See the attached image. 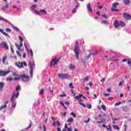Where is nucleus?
<instances>
[{
    "label": "nucleus",
    "instance_id": "3c124183",
    "mask_svg": "<svg viewBox=\"0 0 131 131\" xmlns=\"http://www.w3.org/2000/svg\"><path fill=\"white\" fill-rule=\"evenodd\" d=\"M57 126H61V123L59 121H57L56 122Z\"/></svg>",
    "mask_w": 131,
    "mask_h": 131
},
{
    "label": "nucleus",
    "instance_id": "dca6fc26",
    "mask_svg": "<svg viewBox=\"0 0 131 131\" xmlns=\"http://www.w3.org/2000/svg\"><path fill=\"white\" fill-rule=\"evenodd\" d=\"M123 4H124L126 5H129V4H130V0H123Z\"/></svg>",
    "mask_w": 131,
    "mask_h": 131
},
{
    "label": "nucleus",
    "instance_id": "09e8293b",
    "mask_svg": "<svg viewBox=\"0 0 131 131\" xmlns=\"http://www.w3.org/2000/svg\"><path fill=\"white\" fill-rule=\"evenodd\" d=\"M97 54H98V52L96 51L94 53H91L90 55H93V56H95V55H97Z\"/></svg>",
    "mask_w": 131,
    "mask_h": 131
},
{
    "label": "nucleus",
    "instance_id": "20e7f679",
    "mask_svg": "<svg viewBox=\"0 0 131 131\" xmlns=\"http://www.w3.org/2000/svg\"><path fill=\"white\" fill-rule=\"evenodd\" d=\"M118 5H119V3L117 2L113 3L112 4V7L111 8V11L112 12H119V10L118 9H116Z\"/></svg>",
    "mask_w": 131,
    "mask_h": 131
},
{
    "label": "nucleus",
    "instance_id": "69168bd1",
    "mask_svg": "<svg viewBox=\"0 0 131 131\" xmlns=\"http://www.w3.org/2000/svg\"><path fill=\"white\" fill-rule=\"evenodd\" d=\"M128 64L129 66H130V64H131L130 60H128Z\"/></svg>",
    "mask_w": 131,
    "mask_h": 131
},
{
    "label": "nucleus",
    "instance_id": "49530a36",
    "mask_svg": "<svg viewBox=\"0 0 131 131\" xmlns=\"http://www.w3.org/2000/svg\"><path fill=\"white\" fill-rule=\"evenodd\" d=\"M70 88H71V89H74V86H73V84L72 83H70L69 84Z\"/></svg>",
    "mask_w": 131,
    "mask_h": 131
},
{
    "label": "nucleus",
    "instance_id": "c03bdc74",
    "mask_svg": "<svg viewBox=\"0 0 131 131\" xmlns=\"http://www.w3.org/2000/svg\"><path fill=\"white\" fill-rule=\"evenodd\" d=\"M30 55L31 57H32V56H33V52L32 51V50H30Z\"/></svg>",
    "mask_w": 131,
    "mask_h": 131
},
{
    "label": "nucleus",
    "instance_id": "0eeeda50",
    "mask_svg": "<svg viewBox=\"0 0 131 131\" xmlns=\"http://www.w3.org/2000/svg\"><path fill=\"white\" fill-rule=\"evenodd\" d=\"M123 18L126 19V20H131L130 14H129L127 13H124L123 14Z\"/></svg>",
    "mask_w": 131,
    "mask_h": 131
},
{
    "label": "nucleus",
    "instance_id": "f704fd0d",
    "mask_svg": "<svg viewBox=\"0 0 131 131\" xmlns=\"http://www.w3.org/2000/svg\"><path fill=\"white\" fill-rule=\"evenodd\" d=\"M105 128H106L107 130H110V128L111 129H112L111 126H110V125H108V126H105Z\"/></svg>",
    "mask_w": 131,
    "mask_h": 131
},
{
    "label": "nucleus",
    "instance_id": "052dcab7",
    "mask_svg": "<svg viewBox=\"0 0 131 131\" xmlns=\"http://www.w3.org/2000/svg\"><path fill=\"white\" fill-rule=\"evenodd\" d=\"M43 131H47V128L46 127V125H43Z\"/></svg>",
    "mask_w": 131,
    "mask_h": 131
},
{
    "label": "nucleus",
    "instance_id": "774afa93",
    "mask_svg": "<svg viewBox=\"0 0 131 131\" xmlns=\"http://www.w3.org/2000/svg\"><path fill=\"white\" fill-rule=\"evenodd\" d=\"M60 104H61L62 106H63V107L64 106H65V104H64V103H63V102H62V101H60Z\"/></svg>",
    "mask_w": 131,
    "mask_h": 131
},
{
    "label": "nucleus",
    "instance_id": "aec40b11",
    "mask_svg": "<svg viewBox=\"0 0 131 131\" xmlns=\"http://www.w3.org/2000/svg\"><path fill=\"white\" fill-rule=\"evenodd\" d=\"M69 69H71V70H73V69H75V66H74L73 64H70L69 67Z\"/></svg>",
    "mask_w": 131,
    "mask_h": 131
},
{
    "label": "nucleus",
    "instance_id": "ddd939ff",
    "mask_svg": "<svg viewBox=\"0 0 131 131\" xmlns=\"http://www.w3.org/2000/svg\"><path fill=\"white\" fill-rule=\"evenodd\" d=\"M0 32L2 33L3 35H5V36H8V37L10 38V36H9V35L7 33L5 32L4 31V30L0 29Z\"/></svg>",
    "mask_w": 131,
    "mask_h": 131
},
{
    "label": "nucleus",
    "instance_id": "2f4dec72",
    "mask_svg": "<svg viewBox=\"0 0 131 131\" xmlns=\"http://www.w3.org/2000/svg\"><path fill=\"white\" fill-rule=\"evenodd\" d=\"M3 88H4V83L3 82H0V90H3Z\"/></svg>",
    "mask_w": 131,
    "mask_h": 131
},
{
    "label": "nucleus",
    "instance_id": "f8f14e48",
    "mask_svg": "<svg viewBox=\"0 0 131 131\" xmlns=\"http://www.w3.org/2000/svg\"><path fill=\"white\" fill-rule=\"evenodd\" d=\"M82 97H83V95L80 94L78 96H76V97H75V99H76V100H77L78 101H79V99H81Z\"/></svg>",
    "mask_w": 131,
    "mask_h": 131
},
{
    "label": "nucleus",
    "instance_id": "680f3d73",
    "mask_svg": "<svg viewBox=\"0 0 131 131\" xmlns=\"http://www.w3.org/2000/svg\"><path fill=\"white\" fill-rule=\"evenodd\" d=\"M23 64H24V66H25L26 67V66H27V63L26 62V61H24Z\"/></svg>",
    "mask_w": 131,
    "mask_h": 131
},
{
    "label": "nucleus",
    "instance_id": "bf43d9fd",
    "mask_svg": "<svg viewBox=\"0 0 131 131\" xmlns=\"http://www.w3.org/2000/svg\"><path fill=\"white\" fill-rule=\"evenodd\" d=\"M49 90H50V92H51V94H53L54 93V91L53 90H51V86L49 87Z\"/></svg>",
    "mask_w": 131,
    "mask_h": 131
},
{
    "label": "nucleus",
    "instance_id": "72a5a7b5",
    "mask_svg": "<svg viewBox=\"0 0 131 131\" xmlns=\"http://www.w3.org/2000/svg\"><path fill=\"white\" fill-rule=\"evenodd\" d=\"M18 38H19V40L20 41V42H23V41L24 40L23 37H22L21 36H19Z\"/></svg>",
    "mask_w": 131,
    "mask_h": 131
},
{
    "label": "nucleus",
    "instance_id": "e433bc0d",
    "mask_svg": "<svg viewBox=\"0 0 131 131\" xmlns=\"http://www.w3.org/2000/svg\"><path fill=\"white\" fill-rule=\"evenodd\" d=\"M15 47L17 48V50H18V51H20L21 50V48H20V46L18 45L17 43H15Z\"/></svg>",
    "mask_w": 131,
    "mask_h": 131
},
{
    "label": "nucleus",
    "instance_id": "9b49d317",
    "mask_svg": "<svg viewBox=\"0 0 131 131\" xmlns=\"http://www.w3.org/2000/svg\"><path fill=\"white\" fill-rule=\"evenodd\" d=\"M2 45L4 46V48L7 49V50H9V46H8V43L7 42H2L1 44H0V46Z\"/></svg>",
    "mask_w": 131,
    "mask_h": 131
},
{
    "label": "nucleus",
    "instance_id": "5701e85b",
    "mask_svg": "<svg viewBox=\"0 0 131 131\" xmlns=\"http://www.w3.org/2000/svg\"><path fill=\"white\" fill-rule=\"evenodd\" d=\"M29 65H30V70H33V67H33L32 64L31 63V61H30L29 62Z\"/></svg>",
    "mask_w": 131,
    "mask_h": 131
},
{
    "label": "nucleus",
    "instance_id": "338daca9",
    "mask_svg": "<svg viewBox=\"0 0 131 131\" xmlns=\"http://www.w3.org/2000/svg\"><path fill=\"white\" fill-rule=\"evenodd\" d=\"M11 50L12 54H14V49H13V47H11Z\"/></svg>",
    "mask_w": 131,
    "mask_h": 131
},
{
    "label": "nucleus",
    "instance_id": "6ab92c4d",
    "mask_svg": "<svg viewBox=\"0 0 131 131\" xmlns=\"http://www.w3.org/2000/svg\"><path fill=\"white\" fill-rule=\"evenodd\" d=\"M0 20H2L3 21H5V22H7V23H8V24H11L10 21H8V20L4 18V17H0Z\"/></svg>",
    "mask_w": 131,
    "mask_h": 131
},
{
    "label": "nucleus",
    "instance_id": "58836bf2",
    "mask_svg": "<svg viewBox=\"0 0 131 131\" xmlns=\"http://www.w3.org/2000/svg\"><path fill=\"white\" fill-rule=\"evenodd\" d=\"M19 90H21V87L20 86V85H18L15 89V91L16 92H18V91H19Z\"/></svg>",
    "mask_w": 131,
    "mask_h": 131
},
{
    "label": "nucleus",
    "instance_id": "c756f323",
    "mask_svg": "<svg viewBox=\"0 0 131 131\" xmlns=\"http://www.w3.org/2000/svg\"><path fill=\"white\" fill-rule=\"evenodd\" d=\"M39 94H40V95H43V94H45V90L41 89L39 92Z\"/></svg>",
    "mask_w": 131,
    "mask_h": 131
},
{
    "label": "nucleus",
    "instance_id": "4c0bfd02",
    "mask_svg": "<svg viewBox=\"0 0 131 131\" xmlns=\"http://www.w3.org/2000/svg\"><path fill=\"white\" fill-rule=\"evenodd\" d=\"M12 75L13 76H20V75H19L17 73H13Z\"/></svg>",
    "mask_w": 131,
    "mask_h": 131
},
{
    "label": "nucleus",
    "instance_id": "c9c22d12",
    "mask_svg": "<svg viewBox=\"0 0 131 131\" xmlns=\"http://www.w3.org/2000/svg\"><path fill=\"white\" fill-rule=\"evenodd\" d=\"M84 82H88L89 81V77H86L84 80H83Z\"/></svg>",
    "mask_w": 131,
    "mask_h": 131
},
{
    "label": "nucleus",
    "instance_id": "bb28decb",
    "mask_svg": "<svg viewBox=\"0 0 131 131\" xmlns=\"http://www.w3.org/2000/svg\"><path fill=\"white\" fill-rule=\"evenodd\" d=\"M6 60H7V55H5L3 57V63H4V64L6 63Z\"/></svg>",
    "mask_w": 131,
    "mask_h": 131
},
{
    "label": "nucleus",
    "instance_id": "6e6552de",
    "mask_svg": "<svg viewBox=\"0 0 131 131\" xmlns=\"http://www.w3.org/2000/svg\"><path fill=\"white\" fill-rule=\"evenodd\" d=\"M9 73H10V71H0V76H6V75H7V74H9Z\"/></svg>",
    "mask_w": 131,
    "mask_h": 131
},
{
    "label": "nucleus",
    "instance_id": "473e14b6",
    "mask_svg": "<svg viewBox=\"0 0 131 131\" xmlns=\"http://www.w3.org/2000/svg\"><path fill=\"white\" fill-rule=\"evenodd\" d=\"M101 108L103 110V111H106V106H105V105L102 104L101 105Z\"/></svg>",
    "mask_w": 131,
    "mask_h": 131
},
{
    "label": "nucleus",
    "instance_id": "b1692460",
    "mask_svg": "<svg viewBox=\"0 0 131 131\" xmlns=\"http://www.w3.org/2000/svg\"><path fill=\"white\" fill-rule=\"evenodd\" d=\"M32 124H33V123H32V122H31V121H30L29 126L28 127H27L26 129H29V128H30V127L32 126Z\"/></svg>",
    "mask_w": 131,
    "mask_h": 131
},
{
    "label": "nucleus",
    "instance_id": "7ed1b4c3",
    "mask_svg": "<svg viewBox=\"0 0 131 131\" xmlns=\"http://www.w3.org/2000/svg\"><path fill=\"white\" fill-rule=\"evenodd\" d=\"M30 77L29 76L24 74L23 75H20V79H22L23 81L27 82L29 81Z\"/></svg>",
    "mask_w": 131,
    "mask_h": 131
},
{
    "label": "nucleus",
    "instance_id": "9d476101",
    "mask_svg": "<svg viewBox=\"0 0 131 131\" xmlns=\"http://www.w3.org/2000/svg\"><path fill=\"white\" fill-rule=\"evenodd\" d=\"M113 25L115 28H118V27H119V23H118V20H115Z\"/></svg>",
    "mask_w": 131,
    "mask_h": 131
},
{
    "label": "nucleus",
    "instance_id": "864d4df0",
    "mask_svg": "<svg viewBox=\"0 0 131 131\" xmlns=\"http://www.w3.org/2000/svg\"><path fill=\"white\" fill-rule=\"evenodd\" d=\"M6 32H11V31H12V30L10 29L7 28L6 29Z\"/></svg>",
    "mask_w": 131,
    "mask_h": 131
},
{
    "label": "nucleus",
    "instance_id": "8fccbe9b",
    "mask_svg": "<svg viewBox=\"0 0 131 131\" xmlns=\"http://www.w3.org/2000/svg\"><path fill=\"white\" fill-rule=\"evenodd\" d=\"M101 16L102 17H103L104 19H108V16L106 15L102 14Z\"/></svg>",
    "mask_w": 131,
    "mask_h": 131
},
{
    "label": "nucleus",
    "instance_id": "412c9836",
    "mask_svg": "<svg viewBox=\"0 0 131 131\" xmlns=\"http://www.w3.org/2000/svg\"><path fill=\"white\" fill-rule=\"evenodd\" d=\"M20 79H21L20 75L18 76L17 77H15L13 78V80H14V81H16V80H20Z\"/></svg>",
    "mask_w": 131,
    "mask_h": 131
},
{
    "label": "nucleus",
    "instance_id": "ea45409f",
    "mask_svg": "<svg viewBox=\"0 0 131 131\" xmlns=\"http://www.w3.org/2000/svg\"><path fill=\"white\" fill-rule=\"evenodd\" d=\"M36 7H37V6L36 5H33L32 6L31 9L32 10H34V9H35V8H36Z\"/></svg>",
    "mask_w": 131,
    "mask_h": 131
},
{
    "label": "nucleus",
    "instance_id": "1a4fd4ad",
    "mask_svg": "<svg viewBox=\"0 0 131 131\" xmlns=\"http://www.w3.org/2000/svg\"><path fill=\"white\" fill-rule=\"evenodd\" d=\"M15 65L16 66H17L18 68H24V67L23 66V62H16Z\"/></svg>",
    "mask_w": 131,
    "mask_h": 131
},
{
    "label": "nucleus",
    "instance_id": "cd10ccee",
    "mask_svg": "<svg viewBox=\"0 0 131 131\" xmlns=\"http://www.w3.org/2000/svg\"><path fill=\"white\" fill-rule=\"evenodd\" d=\"M40 12L42 13V14H43L44 15H47V11L45 10H40Z\"/></svg>",
    "mask_w": 131,
    "mask_h": 131
},
{
    "label": "nucleus",
    "instance_id": "79ce46f5",
    "mask_svg": "<svg viewBox=\"0 0 131 131\" xmlns=\"http://www.w3.org/2000/svg\"><path fill=\"white\" fill-rule=\"evenodd\" d=\"M79 104H80V105H81V106H83V107H84V108H85V107H86L84 105V103H82L80 102V101H79Z\"/></svg>",
    "mask_w": 131,
    "mask_h": 131
},
{
    "label": "nucleus",
    "instance_id": "4be33fe9",
    "mask_svg": "<svg viewBox=\"0 0 131 131\" xmlns=\"http://www.w3.org/2000/svg\"><path fill=\"white\" fill-rule=\"evenodd\" d=\"M113 127L115 129H117V130H119V129H120V128H119L118 126L116 125H113Z\"/></svg>",
    "mask_w": 131,
    "mask_h": 131
},
{
    "label": "nucleus",
    "instance_id": "0e129e2a",
    "mask_svg": "<svg viewBox=\"0 0 131 131\" xmlns=\"http://www.w3.org/2000/svg\"><path fill=\"white\" fill-rule=\"evenodd\" d=\"M126 61H127V59L125 58L122 60V62H123V63H124V62H126Z\"/></svg>",
    "mask_w": 131,
    "mask_h": 131
},
{
    "label": "nucleus",
    "instance_id": "37998d69",
    "mask_svg": "<svg viewBox=\"0 0 131 131\" xmlns=\"http://www.w3.org/2000/svg\"><path fill=\"white\" fill-rule=\"evenodd\" d=\"M72 12L73 14H75V13H76V9L73 8V10H72Z\"/></svg>",
    "mask_w": 131,
    "mask_h": 131
},
{
    "label": "nucleus",
    "instance_id": "5fc2aeb1",
    "mask_svg": "<svg viewBox=\"0 0 131 131\" xmlns=\"http://www.w3.org/2000/svg\"><path fill=\"white\" fill-rule=\"evenodd\" d=\"M16 54H17V56H18L19 57H21V54H20V52H19V51H17Z\"/></svg>",
    "mask_w": 131,
    "mask_h": 131
},
{
    "label": "nucleus",
    "instance_id": "a878e982",
    "mask_svg": "<svg viewBox=\"0 0 131 131\" xmlns=\"http://www.w3.org/2000/svg\"><path fill=\"white\" fill-rule=\"evenodd\" d=\"M101 23H102L103 24H104L105 25H107L108 24H109V23L106 20H102L101 21Z\"/></svg>",
    "mask_w": 131,
    "mask_h": 131
},
{
    "label": "nucleus",
    "instance_id": "39448f33",
    "mask_svg": "<svg viewBox=\"0 0 131 131\" xmlns=\"http://www.w3.org/2000/svg\"><path fill=\"white\" fill-rule=\"evenodd\" d=\"M19 93H16L15 92H14L12 94V96L11 97V100L10 101L12 102V104H14V102H15V100L14 99H15V98H18V97H19Z\"/></svg>",
    "mask_w": 131,
    "mask_h": 131
},
{
    "label": "nucleus",
    "instance_id": "423d86ee",
    "mask_svg": "<svg viewBox=\"0 0 131 131\" xmlns=\"http://www.w3.org/2000/svg\"><path fill=\"white\" fill-rule=\"evenodd\" d=\"M60 59H61L60 57H59L58 59H57V57H56L55 59H53L51 61V62L50 64V67H52V65H53V63H54L53 64L54 66H55V65H57V64H58V62H59V61L60 60Z\"/></svg>",
    "mask_w": 131,
    "mask_h": 131
},
{
    "label": "nucleus",
    "instance_id": "a211bd4d",
    "mask_svg": "<svg viewBox=\"0 0 131 131\" xmlns=\"http://www.w3.org/2000/svg\"><path fill=\"white\" fill-rule=\"evenodd\" d=\"M8 8H9V3H6L5 6H4L3 7H2V10L3 11H5L6 9H8Z\"/></svg>",
    "mask_w": 131,
    "mask_h": 131
},
{
    "label": "nucleus",
    "instance_id": "603ef678",
    "mask_svg": "<svg viewBox=\"0 0 131 131\" xmlns=\"http://www.w3.org/2000/svg\"><path fill=\"white\" fill-rule=\"evenodd\" d=\"M120 104H121V102H118L115 103V106H119V105H120Z\"/></svg>",
    "mask_w": 131,
    "mask_h": 131
},
{
    "label": "nucleus",
    "instance_id": "f03ea898",
    "mask_svg": "<svg viewBox=\"0 0 131 131\" xmlns=\"http://www.w3.org/2000/svg\"><path fill=\"white\" fill-rule=\"evenodd\" d=\"M58 77L59 78H61L62 79H65L66 78H69L70 77V75L68 74H58Z\"/></svg>",
    "mask_w": 131,
    "mask_h": 131
},
{
    "label": "nucleus",
    "instance_id": "7c9ffc66",
    "mask_svg": "<svg viewBox=\"0 0 131 131\" xmlns=\"http://www.w3.org/2000/svg\"><path fill=\"white\" fill-rule=\"evenodd\" d=\"M13 80V78L12 77H8L6 79V81H12Z\"/></svg>",
    "mask_w": 131,
    "mask_h": 131
},
{
    "label": "nucleus",
    "instance_id": "a18cd8bd",
    "mask_svg": "<svg viewBox=\"0 0 131 131\" xmlns=\"http://www.w3.org/2000/svg\"><path fill=\"white\" fill-rule=\"evenodd\" d=\"M71 114L72 115V116H73L74 118H76V115H75V114H74V113L72 112L71 113Z\"/></svg>",
    "mask_w": 131,
    "mask_h": 131
},
{
    "label": "nucleus",
    "instance_id": "f257e3e1",
    "mask_svg": "<svg viewBox=\"0 0 131 131\" xmlns=\"http://www.w3.org/2000/svg\"><path fill=\"white\" fill-rule=\"evenodd\" d=\"M74 52L76 56V59H77V60H79V53H80V49H79L78 40L76 41Z\"/></svg>",
    "mask_w": 131,
    "mask_h": 131
},
{
    "label": "nucleus",
    "instance_id": "6e6d98bb",
    "mask_svg": "<svg viewBox=\"0 0 131 131\" xmlns=\"http://www.w3.org/2000/svg\"><path fill=\"white\" fill-rule=\"evenodd\" d=\"M66 94H63V95H62V94H60L59 95V97H60L61 98H63V97H66Z\"/></svg>",
    "mask_w": 131,
    "mask_h": 131
},
{
    "label": "nucleus",
    "instance_id": "2eb2a0df",
    "mask_svg": "<svg viewBox=\"0 0 131 131\" xmlns=\"http://www.w3.org/2000/svg\"><path fill=\"white\" fill-rule=\"evenodd\" d=\"M122 109L124 112L128 111V108H127V106L126 105L123 106L122 107Z\"/></svg>",
    "mask_w": 131,
    "mask_h": 131
},
{
    "label": "nucleus",
    "instance_id": "c85d7f7f",
    "mask_svg": "<svg viewBox=\"0 0 131 131\" xmlns=\"http://www.w3.org/2000/svg\"><path fill=\"white\" fill-rule=\"evenodd\" d=\"M11 27L12 28H13V29H15L16 30V31H17V32H19V29H18V28L15 27V26H14L12 25H11Z\"/></svg>",
    "mask_w": 131,
    "mask_h": 131
},
{
    "label": "nucleus",
    "instance_id": "de8ad7c7",
    "mask_svg": "<svg viewBox=\"0 0 131 131\" xmlns=\"http://www.w3.org/2000/svg\"><path fill=\"white\" fill-rule=\"evenodd\" d=\"M87 108H88V109H92V105L90 104H87Z\"/></svg>",
    "mask_w": 131,
    "mask_h": 131
},
{
    "label": "nucleus",
    "instance_id": "e2e57ef3",
    "mask_svg": "<svg viewBox=\"0 0 131 131\" xmlns=\"http://www.w3.org/2000/svg\"><path fill=\"white\" fill-rule=\"evenodd\" d=\"M33 74V70H30V75H31V76H32Z\"/></svg>",
    "mask_w": 131,
    "mask_h": 131
},
{
    "label": "nucleus",
    "instance_id": "f3484780",
    "mask_svg": "<svg viewBox=\"0 0 131 131\" xmlns=\"http://www.w3.org/2000/svg\"><path fill=\"white\" fill-rule=\"evenodd\" d=\"M119 26H121V27H125V23H124V21H120L119 22Z\"/></svg>",
    "mask_w": 131,
    "mask_h": 131
},
{
    "label": "nucleus",
    "instance_id": "a19ab883",
    "mask_svg": "<svg viewBox=\"0 0 131 131\" xmlns=\"http://www.w3.org/2000/svg\"><path fill=\"white\" fill-rule=\"evenodd\" d=\"M24 46H25V48L26 50H27V51H28V54H29V52L28 51V47H27V46H26V43H24Z\"/></svg>",
    "mask_w": 131,
    "mask_h": 131
},
{
    "label": "nucleus",
    "instance_id": "4468645a",
    "mask_svg": "<svg viewBox=\"0 0 131 131\" xmlns=\"http://www.w3.org/2000/svg\"><path fill=\"white\" fill-rule=\"evenodd\" d=\"M87 9L89 12H93V9H92V7H91V4L89 3L87 4Z\"/></svg>",
    "mask_w": 131,
    "mask_h": 131
},
{
    "label": "nucleus",
    "instance_id": "13d9d810",
    "mask_svg": "<svg viewBox=\"0 0 131 131\" xmlns=\"http://www.w3.org/2000/svg\"><path fill=\"white\" fill-rule=\"evenodd\" d=\"M107 99L108 100V101H112V100H113V97H109Z\"/></svg>",
    "mask_w": 131,
    "mask_h": 131
},
{
    "label": "nucleus",
    "instance_id": "4d7b16f0",
    "mask_svg": "<svg viewBox=\"0 0 131 131\" xmlns=\"http://www.w3.org/2000/svg\"><path fill=\"white\" fill-rule=\"evenodd\" d=\"M35 12L36 14H37V15H40V12H39V11L35 10Z\"/></svg>",
    "mask_w": 131,
    "mask_h": 131
},
{
    "label": "nucleus",
    "instance_id": "393cba45",
    "mask_svg": "<svg viewBox=\"0 0 131 131\" xmlns=\"http://www.w3.org/2000/svg\"><path fill=\"white\" fill-rule=\"evenodd\" d=\"M67 121V122H73V121H74V119L72 118H70Z\"/></svg>",
    "mask_w": 131,
    "mask_h": 131
}]
</instances>
